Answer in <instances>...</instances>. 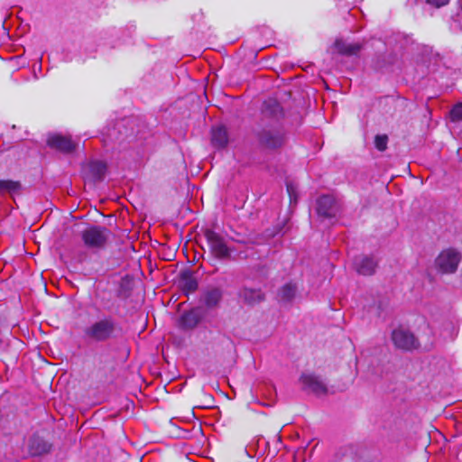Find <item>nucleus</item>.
Here are the masks:
<instances>
[{
  "instance_id": "f257e3e1",
  "label": "nucleus",
  "mask_w": 462,
  "mask_h": 462,
  "mask_svg": "<svg viewBox=\"0 0 462 462\" xmlns=\"http://www.w3.org/2000/svg\"><path fill=\"white\" fill-rule=\"evenodd\" d=\"M210 253L217 259H226L230 257L232 250L227 246L225 238L218 233L211 229H207L204 233Z\"/></svg>"
},
{
  "instance_id": "f03ea898",
  "label": "nucleus",
  "mask_w": 462,
  "mask_h": 462,
  "mask_svg": "<svg viewBox=\"0 0 462 462\" xmlns=\"http://www.w3.org/2000/svg\"><path fill=\"white\" fill-rule=\"evenodd\" d=\"M109 234L106 227L92 226L82 231L81 238L87 247L101 248L106 245Z\"/></svg>"
},
{
  "instance_id": "7ed1b4c3",
  "label": "nucleus",
  "mask_w": 462,
  "mask_h": 462,
  "mask_svg": "<svg viewBox=\"0 0 462 462\" xmlns=\"http://www.w3.org/2000/svg\"><path fill=\"white\" fill-rule=\"evenodd\" d=\"M115 331V322L111 318L100 319L86 328L85 334L97 341H105Z\"/></svg>"
},
{
  "instance_id": "20e7f679",
  "label": "nucleus",
  "mask_w": 462,
  "mask_h": 462,
  "mask_svg": "<svg viewBox=\"0 0 462 462\" xmlns=\"http://www.w3.org/2000/svg\"><path fill=\"white\" fill-rule=\"evenodd\" d=\"M460 261L461 254L453 248H448L443 250L437 257L436 266L443 273H453L457 271Z\"/></svg>"
},
{
  "instance_id": "39448f33",
  "label": "nucleus",
  "mask_w": 462,
  "mask_h": 462,
  "mask_svg": "<svg viewBox=\"0 0 462 462\" xmlns=\"http://www.w3.org/2000/svg\"><path fill=\"white\" fill-rule=\"evenodd\" d=\"M392 340L394 346L400 349L411 350L419 346L414 335L407 329L396 328L392 333Z\"/></svg>"
},
{
  "instance_id": "423d86ee",
  "label": "nucleus",
  "mask_w": 462,
  "mask_h": 462,
  "mask_svg": "<svg viewBox=\"0 0 462 462\" xmlns=\"http://www.w3.org/2000/svg\"><path fill=\"white\" fill-rule=\"evenodd\" d=\"M260 141L267 147L277 148L284 142V133L279 127L263 129L260 134Z\"/></svg>"
},
{
  "instance_id": "0eeeda50",
  "label": "nucleus",
  "mask_w": 462,
  "mask_h": 462,
  "mask_svg": "<svg viewBox=\"0 0 462 462\" xmlns=\"http://www.w3.org/2000/svg\"><path fill=\"white\" fill-rule=\"evenodd\" d=\"M304 390L311 392L316 395H321L327 393L325 383L318 376L311 374H304L300 377Z\"/></svg>"
},
{
  "instance_id": "6e6552de",
  "label": "nucleus",
  "mask_w": 462,
  "mask_h": 462,
  "mask_svg": "<svg viewBox=\"0 0 462 462\" xmlns=\"http://www.w3.org/2000/svg\"><path fill=\"white\" fill-rule=\"evenodd\" d=\"M317 212L319 216L333 217L337 212V206L335 199L330 195H324L317 200Z\"/></svg>"
},
{
  "instance_id": "1a4fd4ad",
  "label": "nucleus",
  "mask_w": 462,
  "mask_h": 462,
  "mask_svg": "<svg viewBox=\"0 0 462 462\" xmlns=\"http://www.w3.org/2000/svg\"><path fill=\"white\" fill-rule=\"evenodd\" d=\"M47 143L50 147L59 150L62 152H70L75 149V143L70 137L61 134H53L49 136Z\"/></svg>"
},
{
  "instance_id": "9d476101",
  "label": "nucleus",
  "mask_w": 462,
  "mask_h": 462,
  "mask_svg": "<svg viewBox=\"0 0 462 462\" xmlns=\"http://www.w3.org/2000/svg\"><path fill=\"white\" fill-rule=\"evenodd\" d=\"M354 265L358 273L371 275L374 273L377 263L374 258L362 255L355 259Z\"/></svg>"
},
{
  "instance_id": "9b49d317",
  "label": "nucleus",
  "mask_w": 462,
  "mask_h": 462,
  "mask_svg": "<svg viewBox=\"0 0 462 462\" xmlns=\"http://www.w3.org/2000/svg\"><path fill=\"white\" fill-rule=\"evenodd\" d=\"M334 49L342 55L352 56L358 53L361 45L357 42H348L342 39H337L334 43Z\"/></svg>"
},
{
  "instance_id": "f8f14e48",
  "label": "nucleus",
  "mask_w": 462,
  "mask_h": 462,
  "mask_svg": "<svg viewBox=\"0 0 462 462\" xmlns=\"http://www.w3.org/2000/svg\"><path fill=\"white\" fill-rule=\"evenodd\" d=\"M222 291L219 288H208L202 295V301L207 308L212 309L218 305L222 299Z\"/></svg>"
},
{
  "instance_id": "ddd939ff",
  "label": "nucleus",
  "mask_w": 462,
  "mask_h": 462,
  "mask_svg": "<svg viewBox=\"0 0 462 462\" xmlns=\"http://www.w3.org/2000/svg\"><path fill=\"white\" fill-rule=\"evenodd\" d=\"M201 315L196 309L190 310L183 313L180 319V325L182 328H194L200 321Z\"/></svg>"
},
{
  "instance_id": "4468645a",
  "label": "nucleus",
  "mask_w": 462,
  "mask_h": 462,
  "mask_svg": "<svg viewBox=\"0 0 462 462\" xmlns=\"http://www.w3.org/2000/svg\"><path fill=\"white\" fill-rule=\"evenodd\" d=\"M211 142L217 148H223L227 144L228 136L224 126L218 125L212 128Z\"/></svg>"
},
{
  "instance_id": "2eb2a0df",
  "label": "nucleus",
  "mask_w": 462,
  "mask_h": 462,
  "mask_svg": "<svg viewBox=\"0 0 462 462\" xmlns=\"http://www.w3.org/2000/svg\"><path fill=\"white\" fill-rule=\"evenodd\" d=\"M88 171L94 181L101 180L106 171V165L101 161H91L87 165Z\"/></svg>"
},
{
  "instance_id": "dca6fc26",
  "label": "nucleus",
  "mask_w": 462,
  "mask_h": 462,
  "mask_svg": "<svg viewBox=\"0 0 462 462\" xmlns=\"http://www.w3.org/2000/svg\"><path fill=\"white\" fill-rule=\"evenodd\" d=\"M262 112L263 116L278 118L282 115V109L275 99H268L263 102Z\"/></svg>"
},
{
  "instance_id": "f3484780",
  "label": "nucleus",
  "mask_w": 462,
  "mask_h": 462,
  "mask_svg": "<svg viewBox=\"0 0 462 462\" xmlns=\"http://www.w3.org/2000/svg\"><path fill=\"white\" fill-rule=\"evenodd\" d=\"M240 295L249 304L260 302L263 299L262 291L258 289L244 288Z\"/></svg>"
},
{
  "instance_id": "a211bd4d",
  "label": "nucleus",
  "mask_w": 462,
  "mask_h": 462,
  "mask_svg": "<svg viewBox=\"0 0 462 462\" xmlns=\"http://www.w3.org/2000/svg\"><path fill=\"white\" fill-rule=\"evenodd\" d=\"M295 291L296 287L291 283H287L281 288L279 296L281 300L288 301L294 297Z\"/></svg>"
},
{
  "instance_id": "6ab92c4d",
  "label": "nucleus",
  "mask_w": 462,
  "mask_h": 462,
  "mask_svg": "<svg viewBox=\"0 0 462 462\" xmlns=\"http://www.w3.org/2000/svg\"><path fill=\"white\" fill-rule=\"evenodd\" d=\"M19 188L20 184L17 181L0 180V191L15 192Z\"/></svg>"
},
{
  "instance_id": "aec40b11",
  "label": "nucleus",
  "mask_w": 462,
  "mask_h": 462,
  "mask_svg": "<svg viewBox=\"0 0 462 462\" xmlns=\"http://www.w3.org/2000/svg\"><path fill=\"white\" fill-rule=\"evenodd\" d=\"M388 138L386 135H376L374 139L375 147L379 151H384L387 147Z\"/></svg>"
},
{
  "instance_id": "412c9836",
  "label": "nucleus",
  "mask_w": 462,
  "mask_h": 462,
  "mask_svg": "<svg viewBox=\"0 0 462 462\" xmlns=\"http://www.w3.org/2000/svg\"><path fill=\"white\" fill-rule=\"evenodd\" d=\"M450 116L453 121L462 120V103L456 105L452 108Z\"/></svg>"
},
{
  "instance_id": "4be33fe9",
  "label": "nucleus",
  "mask_w": 462,
  "mask_h": 462,
  "mask_svg": "<svg viewBox=\"0 0 462 462\" xmlns=\"http://www.w3.org/2000/svg\"><path fill=\"white\" fill-rule=\"evenodd\" d=\"M197 288L198 282L193 279L186 281L183 286V290L187 292H193L197 290Z\"/></svg>"
},
{
  "instance_id": "5701e85b",
  "label": "nucleus",
  "mask_w": 462,
  "mask_h": 462,
  "mask_svg": "<svg viewBox=\"0 0 462 462\" xmlns=\"http://www.w3.org/2000/svg\"><path fill=\"white\" fill-rule=\"evenodd\" d=\"M427 3L435 7H441L448 4L449 0H426Z\"/></svg>"
},
{
  "instance_id": "b1692460",
  "label": "nucleus",
  "mask_w": 462,
  "mask_h": 462,
  "mask_svg": "<svg viewBox=\"0 0 462 462\" xmlns=\"http://www.w3.org/2000/svg\"><path fill=\"white\" fill-rule=\"evenodd\" d=\"M287 191L290 195L291 200L293 199V188L291 184L287 183Z\"/></svg>"
},
{
  "instance_id": "393cba45",
  "label": "nucleus",
  "mask_w": 462,
  "mask_h": 462,
  "mask_svg": "<svg viewBox=\"0 0 462 462\" xmlns=\"http://www.w3.org/2000/svg\"><path fill=\"white\" fill-rule=\"evenodd\" d=\"M46 451H47V448H46V445L44 444L42 447L38 448L34 452L40 454V453L46 452Z\"/></svg>"
},
{
  "instance_id": "a878e982",
  "label": "nucleus",
  "mask_w": 462,
  "mask_h": 462,
  "mask_svg": "<svg viewBox=\"0 0 462 462\" xmlns=\"http://www.w3.org/2000/svg\"><path fill=\"white\" fill-rule=\"evenodd\" d=\"M402 36L400 33H398V34H396V35H395V39H396V40H397V39H399V38H402Z\"/></svg>"
},
{
  "instance_id": "bb28decb",
  "label": "nucleus",
  "mask_w": 462,
  "mask_h": 462,
  "mask_svg": "<svg viewBox=\"0 0 462 462\" xmlns=\"http://www.w3.org/2000/svg\"><path fill=\"white\" fill-rule=\"evenodd\" d=\"M458 3H459V6H460V8L462 10V0H459Z\"/></svg>"
}]
</instances>
